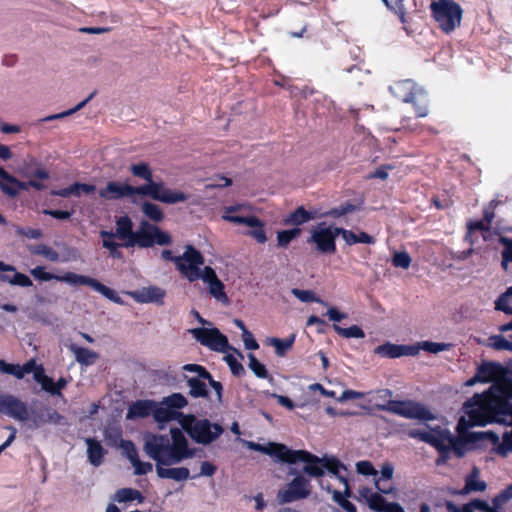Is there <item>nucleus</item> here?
<instances>
[{
	"mask_svg": "<svg viewBox=\"0 0 512 512\" xmlns=\"http://www.w3.org/2000/svg\"><path fill=\"white\" fill-rule=\"evenodd\" d=\"M497 445V453L501 456L505 457L512 452V430L504 432L502 442Z\"/></svg>",
	"mask_w": 512,
	"mask_h": 512,
	"instance_id": "obj_60",
	"label": "nucleus"
},
{
	"mask_svg": "<svg viewBox=\"0 0 512 512\" xmlns=\"http://www.w3.org/2000/svg\"><path fill=\"white\" fill-rule=\"evenodd\" d=\"M224 361L227 363L234 376L240 377L245 374L243 365L233 355L227 354L224 357Z\"/></svg>",
	"mask_w": 512,
	"mask_h": 512,
	"instance_id": "obj_62",
	"label": "nucleus"
},
{
	"mask_svg": "<svg viewBox=\"0 0 512 512\" xmlns=\"http://www.w3.org/2000/svg\"><path fill=\"white\" fill-rule=\"evenodd\" d=\"M245 444L248 449L261 452L281 463H287L290 452L292 450L287 445L277 442H268L267 444L263 445L253 441H245Z\"/></svg>",
	"mask_w": 512,
	"mask_h": 512,
	"instance_id": "obj_12",
	"label": "nucleus"
},
{
	"mask_svg": "<svg viewBox=\"0 0 512 512\" xmlns=\"http://www.w3.org/2000/svg\"><path fill=\"white\" fill-rule=\"evenodd\" d=\"M248 367L253 372V374L257 378L266 379L269 378L272 380V377L269 376L268 371L263 363H261L254 354H248Z\"/></svg>",
	"mask_w": 512,
	"mask_h": 512,
	"instance_id": "obj_48",
	"label": "nucleus"
},
{
	"mask_svg": "<svg viewBox=\"0 0 512 512\" xmlns=\"http://www.w3.org/2000/svg\"><path fill=\"white\" fill-rule=\"evenodd\" d=\"M512 301V286L502 293L495 301V310L504 313H512V307L508 303Z\"/></svg>",
	"mask_w": 512,
	"mask_h": 512,
	"instance_id": "obj_51",
	"label": "nucleus"
},
{
	"mask_svg": "<svg viewBox=\"0 0 512 512\" xmlns=\"http://www.w3.org/2000/svg\"><path fill=\"white\" fill-rule=\"evenodd\" d=\"M31 253L41 255L52 262L59 261V253L45 244L36 245L31 249Z\"/></svg>",
	"mask_w": 512,
	"mask_h": 512,
	"instance_id": "obj_55",
	"label": "nucleus"
},
{
	"mask_svg": "<svg viewBox=\"0 0 512 512\" xmlns=\"http://www.w3.org/2000/svg\"><path fill=\"white\" fill-rule=\"evenodd\" d=\"M315 214L312 211H307L304 206H299L286 218H284L285 225H293L298 227L304 223L309 222L315 218Z\"/></svg>",
	"mask_w": 512,
	"mask_h": 512,
	"instance_id": "obj_30",
	"label": "nucleus"
},
{
	"mask_svg": "<svg viewBox=\"0 0 512 512\" xmlns=\"http://www.w3.org/2000/svg\"><path fill=\"white\" fill-rule=\"evenodd\" d=\"M122 449L123 455L132 463L138 458V453L134 443L130 440H121L118 446Z\"/></svg>",
	"mask_w": 512,
	"mask_h": 512,
	"instance_id": "obj_61",
	"label": "nucleus"
},
{
	"mask_svg": "<svg viewBox=\"0 0 512 512\" xmlns=\"http://www.w3.org/2000/svg\"><path fill=\"white\" fill-rule=\"evenodd\" d=\"M467 440L471 444H476L482 441H489L494 445L499 444V436L493 431L468 432Z\"/></svg>",
	"mask_w": 512,
	"mask_h": 512,
	"instance_id": "obj_40",
	"label": "nucleus"
},
{
	"mask_svg": "<svg viewBox=\"0 0 512 512\" xmlns=\"http://www.w3.org/2000/svg\"><path fill=\"white\" fill-rule=\"evenodd\" d=\"M76 285H86L91 287L93 290L99 292L101 295H103L105 298L109 299L110 301L116 303V304H123V300L121 297L117 294V292L104 284L100 283L98 280L85 276V275H77V279L75 282Z\"/></svg>",
	"mask_w": 512,
	"mask_h": 512,
	"instance_id": "obj_22",
	"label": "nucleus"
},
{
	"mask_svg": "<svg viewBox=\"0 0 512 512\" xmlns=\"http://www.w3.org/2000/svg\"><path fill=\"white\" fill-rule=\"evenodd\" d=\"M207 284L211 296H213L217 301H220L224 304L228 303L229 299L224 291L225 286L219 278L211 282H208Z\"/></svg>",
	"mask_w": 512,
	"mask_h": 512,
	"instance_id": "obj_47",
	"label": "nucleus"
},
{
	"mask_svg": "<svg viewBox=\"0 0 512 512\" xmlns=\"http://www.w3.org/2000/svg\"><path fill=\"white\" fill-rule=\"evenodd\" d=\"M463 411L469 417V422L461 417L458 422V430L462 427L485 426L488 423H499L506 426L512 425V393L505 386L503 395L493 394V386L483 393L474 394L463 404Z\"/></svg>",
	"mask_w": 512,
	"mask_h": 512,
	"instance_id": "obj_1",
	"label": "nucleus"
},
{
	"mask_svg": "<svg viewBox=\"0 0 512 512\" xmlns=\"http://www.w3.org/2000/svg\"><path fill=\"white\" fill-rule=\"evenodd\" d=\"M104 439L108 446L116 447L121 444L122 439V430L119 426L110 425L104 430Z\"/></svg>",
	"mask_w": 512,
	"mask_h": 512,
	"instance_id": "obj_44",
	"label": "nucleus"
},
{
	"mask_svg": "<svg viewBox=\"0 0 512 512\" xmlns=\"http://www.w3.org/2000/svg\"><path fill=\"white\" fill-rule=\"evenodd\" d=\"M419 351L420 347H416L415 345L393 344L391 342H386L374 349L375 354L390 359L402 356H415Z\"/></svg>",
	"mask_w": 512,
	"mask_h": 512,
	"instance_id": "obj_15",
	"label": "nucleus"
},
{
	"mask_svg": "<svg viewBox=\"0 0 512 512\" xmlns=\"http://www.w3.org/2000/svg\"><path fill=\"white\" fill-rule=\"evenodd\" d=\"M490 340L492 341L491 346L495 350H508L512 351V341L507 340L502 335H493L490 337Z\"/></svg>",
	"mask_w": 512,
	"mask_h": 512,
	"instance_id": "obj_63",
	"label": "nucleus"
},
{
	"mask_svg": "<svg viewBox=\"0 0 512 512\" xmlns=\"http://www.w3.org/2000/svg\"><path fill=\"white\" fill-rule=\"evenodd\" d=\"M154 406L155 402L152 400H137L129 406L126 419L135 420L146 418L151 415Z\"/></svg>",
	"mask_w": 512,
	"mask_h": 512,
	"instance_id": "obj_27",
	"label": "nucleus"
},
{
	"mask_svg": "<svg viewBox=\"0 0 512 512\" xmlns=\"http://www.w3.org/2000/svg\"><path fill=\"white\" fill-rule=\"evenodd\" d=\"M232 185V179L223 175H215L204 185L203 193L209 195L210 191L222 189Z\"/></svg>",
	"mask_w": 512,
	"mask_h": 512,
	"instance_id": "obj_42",
	"label": "nucleus"
},
{
	"mask_svg": "<svg viewBox=\"0 0 512 512\" xmlns=\"http://www.w3.org/2000/svg\"><path fill=\"white\" fill-rule=\"evenodd\" d=\"M28 420L32 422L34 428H39L47 423L54 425L67 424L66 418L50 406H43L38 410L32 409L29 411Z\"/></svg>",
	"mask_w": 512,
	"mask_h": 512,
	"instance_id": "obj_13",
	"label": "nucleus"
},
{
	"mask_svg": "<svg viewBox=\"0 0 512 512\" xmlns=\"http://www.w3.org/2000/svg\"><path fill=\"white\" fill-rule=\"evenodd\" d=\"M294 341L295 334H291L285 339L276 337H269L266 339L267 345L274 347L275 353L279 357H284L287 354V352L293 347Z\"/></svg>",
	"mask_w": 512,
	"mask_h": 512,
	"instance_id": "obj_34",
	"label": "nucleus"
},
{
	"mask_svg": "<svg viewBox=\"0 0 512 512\" xmlns=\"http://www.w3.org/2000/svg\"><path fill=\"white\" fill-rule=\"evenodd\" d=\"M143 214L153 222H161L164 219V213L159 205L149 201L143 202L141 206Z\"/></svg>",
	"mask_w": 512,
	"mask_h": 512,
	"instance_id": "obj_43",
	"label": "nucleus"
},
{
	"mask_svg": "<svg viewBox=\"0 0 512 512\" xmlns=\"http://www.w3.org/2000/svg\"><path fill=\"white\" fill-rule=\"evenodd\" d=\"M360 210V207L357 205H354L350 202H345L341 204L338 207L331 208L330 210L324 212L321 214L323 217H333V218H339L341 216H344L348 213H352L355 211Z\"/></svg>",
	"mask_w": 512,
	"mask_h": 512,
	"instance_id": "obj_45",
	"label": "nucleus"
},
{
	"mask_svg": "<svg viewBox=\"0 0 512 512\" xmlns=\"http://www.w3.org/2000/svg\"><path fill=\"white\" fill-rule=\"evenodd\" d=\"M129 171L134 177L145 181L143 185L134 186V188L142 189V191L138 192V196L146 197L153 188H157L158 182L153 180V172L148 163L140 162L132 164L129 167Z\"/></svg>",
	"mask_w": 512,
	"mask_h": 512,
	"instance_id": "obj_14",
	"label": "nucleus"
},
{
	"mask_svg": "<svg viewBox=\"0 0 512 512\" xmlns=\"http://www.w3.org/2000/svg\"><path fill=\"white\" fill-rule=\"evenodd\" d=\"M375 408L407 419L430 421L436 416L423 404L412 400H388L387 403H376Z\"/></svg>",
	"mask_w": 512,
	"mask_h": 512,
	"instance_id": "obj_4",
	"label": "nucleus"
},
{
	"mask_svg": "<svg viewBox=\"0 0 512 512\" xmlns=\"http://www.w3.org/2000/svg\"><path fill=\"white\" fill-rule=\"evenodd\" d=\"M479 368H484L485 372L482 374V378L484 379V383L493 382L495 385L493 388L501 383L506 386L507 376L510 375L511 370L509 367H505L498 362L492 361H484Z\"/></svg>",
	"mask_w": 512,
	"mask_h": 512,
	"instance_id": "obj_16",
	"label": "nucleus"
},
{
	"mask_svg": "<svg viewBox=\"0 0 512 512\" xmlns=\"http://www.w3.org/2000/svg\"><path fill=\"white\" fill-rule=\"evenodd\" d=\"M335 332L344 338H364V331L357 325H352L348 328H342L337 324H333Z\"/></svg>",
	"mask_w": 512,
	"mask_h": 512,
	"instance_id": "obj_50",
	"label": "nucleus"
},
{
	"mask_svg": "<svg viewBox=\"0 0 512 512\" xmlns=\"http://www.w3.org/2000/svg\"><path fill=\"white\" fill-rule=\"evenodd\" d=\"M185 379H187V385L189 387L188 394L193 398H208L209 390L207 388L206 383L202 378L196 377H187L183 375Z\"/></svg>",
	"mask_w": 512,
	"mask_h": 512,
	"instance_id": "obj_33",
	"label": "nucleus"
},
{
	"mask_svg": "<svg viewBox=\"0 0 512 512\" xmlns=\"http://www.w3.org/2000/svg\"><path fill=\"white\" fill-rule=\"evenodd\" d=\"M199 266L200 265H186L178 263L176 268L182 275L187 278L189 282H194L198 279H201V270Z\"/></svg>",
	"mask_w": 512,
	"mask_h": 512,
	"instance_id": "obj_52",
	"label": "nucleus"
},
{
	"mask_svg": "<svg viewBox=\"0 0 512 512\" xmlns=\"http://www.w3.org/2000/svg\"><path fill=\"white\" fill-rule=\"evenodd\" d=\"M416 347H420V349L432 353L437 354L442 351H446L450 348L451 344L448 343H438V342H431V341H422L418 345H415Z\"/></svg>",
	"mask_w": 512,
	"mask_h": 512,
	"instance_id": "obj_57",
	"label": "nucleus"
},
{
	"mask_svg": "<svg viewBox=\"0 0 512 512\" xmlns=\"http://www.w3.org/2000/svg\"><path fill=\"white\" fill-rule=\"evenodd\" d=\"M163 404L167 405L172 410H176L184 408L188 404V401L181 393H173L164 398Z\"/></svg>",
	"mask_w": 512,
	"mask_h": 512,
	"instance_id": "obj_56",
	"label": "nucleus"
},
{
	"mask_svg": "<svg viewBox=\"0 0 512 512\" xmlns=\"http://www.w3.org/2000/svg\"><path fill=\"white\" fill-rule=\"evenodd\" d=\"M426 427L429 428L432 432L439 434L444 443L446 441L449 442L448 446L450 447V451L452 450L458 458H462L465 456L467 452L466 445L470 444L467 440V435L465 436V438L455 437L451 434L449 430L442 429L440 426H436L433 428L426 424Z\"/></svg>",
	"mask_w": 512,
	"mask_h": 512,
	"instance_id": "obj_19",
	"label": "nucleus"
},
{
	"mask_svg": "<svg viewBox=\"0 0 512 512\" xmlns=\"http://www.w3.org/2000/svg\"><path fill=\"white\" fill-rule=\"evenodd\" d=\"M176 266L179 264L186 265H203L204 257L194 246L187 245L181 256L176 257Z\"/></svg>",
	"mask_w": 512,
	"mask_h": 512,
	"instance_id": "obj_31",
	"label": "nucleus"
},
{
	"mask_svg": "<svg viewBox=\"0 0 512 512\" xmlns=\"http://www.w3.org/2000/svg\"><path fill=\"white\" fill-rule=\"evenodd\" d=\"M0 271L12 273V281H10V285H12V286H20V287L33 286L32 280L26 274L18 272L14 266H12L10 264H6L1 260H0Z\"/></svg>",
	"mask_w": 512,
	"mask_h": 512,
	"instance_id": "obj_32",
	"label": "nucleus"
},
{
	"mask_svg": "<svg viewBox=\"0 0 512 512\" xmlns=\"http://www.w3.org/2000/svg\"><path fill=\"white\" fill-rule=\"evenodd\" d=\"M130 295L138 303L163 304V299L166 295V292L160 287L148 286L130 292Z\"/></svg>",
	"mask_w": 512,
	"mask_h": 512,
	"instance_id": "obj_23",
	"label": "nucleus"
},
{
	"mask_svg": "<svg viewBox=\"0 0 512 512\" xmlns=\"http://www.w3.org/2000/svg\"><path fill=\"white\" fill-rule=\"evenodd\" d=\"M512 499V484L502 490L492 499L493 509L499 510L502 506Z\"/></svg>",
	"mask_w": 512,
	"mask_h": 512,
	"instance_id": "obj_59",
	"label": "nucleus"
},
{
	"mask_svg": "<svg viewBox=\"0 0 512 512\" xmlns=\"http://www.w3.org/2000/svg\"><path fill=\"white\" fill-rule=\"evenodd\" d=\"M167 450H170V438L167 435H149L145 439L144 451L154 461H157Z\"/></svg>",
	"mask_w": 512,
	"mask_h": 512,
	"instance_id": "obj_20",
	"label": "nucleus"
},
{
	"mask_svg": "<svg viewBox=\"0 0 512 512\" xmlns=\"http://www.w3.org/2000/svg\"><path fill=\"white\" fill-rule=\"evenodd\" d=\"M223 219L238 225H246L249 227L262 226V222L256 216H238V215H223Z\"/></svg>",
	"mask_w": 512,
	"mask_h": 512,
	"instance_id": "obj_49",
	"label": "nucleus"
},
{
	"mask_svg": "<svg viewBox=\"0 0 512 512\" xmlns=\"http://www.w3.org/2000/svg\"><path fill=\"white\" fill-rule=\"evenodd\" d=\"M136 231L140 240V248H150L155 244L165 246L172 243V237L168 232L147 220H142Z\"/></svg>",
	"mask_w": 512,
	"mask_h": 512,
	"instance_id": "obj_6",
	"label": "nucleus"
},
{
	"mask_svg": "<svg viewBox=\"0 0 512 512\" xmlns=\"http://www.w3.org/2000/svg\"><path fill=\"white\" fill-rule=\"evenodd\" d=\"M389 502L380 494L373 493L368 498V507L376 512H383Z\"/></svg>",
	"mask_w": 512,
	"mask_h": 512,
	"instance_id": "obj_58",
	"label": "nucleus"
},
{
	"mask_svg": "<svg viewBox=\"0 0 512 512\" xmlns=\"http://www.w3.org/2000/svg\"><path fill=\"white\" fill-rule=\"evenodd\" d=\"M31 275L39 281H51L56 280L65 282L69 285L75 286L77 275L74 272H66L64 275H57L50 272H46L43 266H36L30 270Z\"/></svg>",
	"mask_w": 512,
	"mask_h": 512,
	"instance_id": "obj_24",
	"label": "nucleus"
},
{
	"mask_svg": "<svg viewBox=\"0 0 512 512\" xmlns=\"http://www.w3.org/2000/svg\"><path fill=\"white\" fill-rule=\"evenodd\" d=\"M310 493V481L304 476L298 475L286 485V489L278 491L277 501L279 504H287L305 499Z\"/></svg>",
	"mask_w": 512,
	"mask_h": 512,
	"instance_id": "obj_9",
	"label": "nucleus"
},
{
	"mask_svg": "<svg viewBox=\"0 0 512 512\" xmlns=\"http://www.w3.org/2000/svg\"><path fill=\"white\" fill-rule=\"evenodd\" d=\"M301 232L302 229L299 227L279 231L277 233V245L282 248L287 247L292 240L298 238L301 235Z\"/></svg>",
	"mask_w": 512,
	"mask_h": 512,
	"instance_id": "obj_46",
	"label": "nucleus"
},
{
	"mask_svg": "<svg viewBox=\"0 0 512 512\" xmlns=\"http://www.w3.org/2000/svg\"><path fill=\"white\" fill-rule=\"evenodd\" d=\"M407 435L410 438L418 439L433 446L439 452V457L436 460L438 466L448 461L450 457V447L444 443L439 434L432 433V431L427 432L419 429H411L407 432Z\"/></svg>",
	"mask_w": 512,
	"mask_h": 512,
	"instance_id": "obj_11",
	"label": "nucleus"
},
{
	"mask_svg": "<svg viewBox=\"0 0 512 512\" xmlns=\"http://www.w3.org/2000/svg\"><path fill=\"white\" fill-rule=\"evenodd\" d=\"M167 455H162L156 463L162 464L164 466H170L173 464H178L184 459H189L194 457V451H187V453L182 452L181 450H167L165 452Z\"/></svg>",
	"mask_w": 512,
	"mask_h": 512,
	"instance_id": "obj_36",
	"label": "nucleus"
},
{
	"mask_svg": "<svg viewBox=\"0 0 512 512\" xmlns=\"http://www.w3.org/2000/svg\"><path fill=\"white\" fill-rule=\"evenodd\" d=\"M17 173L24 178L36 179L41 182L50 178L48 170L42 165V163L31 156L22 161L17 169Z\"/></svg>",
	"mask_w": 512,
	"mask_h": 512,
	"instance_id": "obj_17",
	"label": "nucleus"
},
{
	"mask_svg": "<svg viewBox=\"0 0 512 512\" xmlns=\"http://www.w3.org/2000/svg\"><path fill=\"white\" fill-rule=\"evenodd\" d=\"M392 264L395 267H399V268H403V269H408L410 264H411V257L405 251H403V252H396L393 255V258H392Z\"/></svg>",
	"mask_w": 512,
	"mask_h": 512,
	"instance_id": "obj_64",
	"label": "nucleus"
},
{
	"mask_svg": "<svg viewBox=\"0 0 512 512\" xmlns=\"http://www.w3.org/2000/svg\"><path fill=\"white\" fill-rule=\"evenodd\" d=\"M336 227L327 226L325 222L317 224L311 231L307 243H314L316 250L322 254H334L336 251Z\"/></svg>",
	"mask_w": 512,
	"mask_h": 512,
	"instance_id": "obj_7",
	"label": "nucleus"
},
{
	"mask_svg": "<svg viewBox=\"0 0 512 512\" xmlns=\"http://www.w3.org/2000/svg\"><path fill=\"white\" fill-rule=\"evenodd\" d=\"M10 187H14V189L17 191V196L19 195L20 191H26L30 187L34 188L37 191H43L47 188V186L36 179H29L27 182L20 181L15 176L11 175L9 177V180L7 181Z\"/></svg>",
	"mask_w": 512,
	"mask_h": 512,
	"instance_id": "obj_37",
	"label": "nucleus"
},
{
	"mask_svg": "<svg viewBox=\"0 0 512 512\" xmlns=\"http://www.w3.org/2000/svg\"><path fill=\"white\" fill-rule=\"evenodd\" d=\"M291 293L301 302L309 303V302H317L322 305H327L323 300L316 296V294L312 290H302L298 288H293Z\"/></svg>",
	"mask_w": 512,
	"mask_h": 512,
	"instance_id": "obj_54",
	"label": "nucleus"
},
{
	"mask_svg": "<svg viewBox=\"0 0 512 512\" xmlns=\"http://www.w3.org/2000/svg\"><path fill=\"white\" fill-rule=\"evenodd\" d=\"M183 429H179L177 427L170 429V436L172 443L170 442V450H181L184 453L187 451H194V448H189L188 440L183 433Z\"/></svg>",
	"mask_w": 512,
	"mask_h": 512,
	"instance_id": "obj_35",
	"label": "nucleus"
},
{
	"mask_svg": "<svg viewBox=\"0 0 512 512\" xmlns=\"http://www.w3.org/2000/svg\"><path fill=\"white\" fill-rule=\"evenodd\" d=\"M156 473L161 479H172L175 481H185L190 478L189 469L186 467L164 468L162 464L156 463Z\"/></svg>",
	"mask_w": 512,
	"mask_h": 512,
	"instance_id": "obj_29",
	"label": "nucleus"
},
{
	"mask_svg": "<svg viewBox=\"0 0 512 512\" xmlns=\"http://www.w3.org/2000/svg\"><path fill=\"white\" fill-rule=\"evenodd\" d=\"M179 424L195 443L204 446L215 442L224 432V428L219 423L198 419L191 413L186 414L185 419L180 420Z\"/></svg>",
	"mask_w": 512,
	"mask_h": 512,
	"instance_id": "obj_2",
	"label": "nucleus"
},
{
	"mask_svg": "<svg viewBox=\"0 0 512 512\" xmlns=\"http://www.w3.org/2000/svg\"><path fill=\"white\" fill-rule=\"evenodd\" d=\"M87 444V458L90 464L94 467H99L104 462V456L106 451L102 447L101 443L93 438H86Z\"/></svg>",
	"mask_w": 512,
	"mask_h": 512,
	"instance_id": "obj_28",
	"label": "nucleus"
},
{
	"mask_svg": "<svg viewBox=\"0 0 512 512\" xmlns=\"http://www.w3.org/2000/svg\"><path fill=\"white\" fill-rule=\"evenodd\" d=\"M189 333H191L201 345L208 347L212 351L226 353L232 350L243 359V354L229 344L228 338L222 334L218 328L198 327L190 329Z\"/></svg>",
	"mask_w": 512,
	"mask_h": 512,
	"instance_id": "obj_5",
	"label": "nucleus"
},
{
	"mask_svg": "<svg viewBox=\"0 0 512 512\" xmlns=\"http://www.w3.org/2000/svg\"><path fill=\"white\" fill-rule=\"evenodd\" d=\"M151 415H153L154 420L159 424L160 429H164L165 423L171 420H178L179 422L180 420H184L186 416V414L182 412L170 409L167 405H165V407L158 406L156 402Z\"/></svg>",
	"mask_w": 512,
	"mask_h": 512,
	"instance_id": "obj_26",
	"label": "nucleus"
},
{
	"mask_svg": "<svg viewBox=\"0 0 512 512\" xmlns=\"http://www.w3.org/2000/svg\"><path fill=\"white\" fill-rule=\"evenodd\" d=\"M1 414L21 422H25L29 419L27 404L12 394H7L4 410Z\"/></svg>",
	"mask_w": 512,
	"mask_h": 512,
	"instance_id": "obj_21",
	"label": "nucleus"
},
{
	"mask_svg": "<svg viewBox=\"0 0 512 512\" xmlns=\"http://www.w3.org/2000/svg\"><path fill=\"white\" fill-rule=\"evenodd\" d=\"M133 222L129 216H122L116 221L115 235L118 239H126L133 233Z\"/></svg>",
	"mask_w": 512,
	"mask_h": 512,
	"instance_id": "obj_41",
	"label": "nucleus"
},
{
	"mask_svg": "<svg viewBox=\"0 0 512 512\" xmlns=\"http://www.w3.org/2000/svg\"><path fill=\"white\" fill-rule=\"evenodd\" d=\"M432 17L438 27L446 34L460 27L463 18L462 7L454 0H432L430 4Z\"/></svg>",
	"mask_w": 512,
	"mask_h": 512,
	"instance_id": "obj_3",
	"label": "nucleus"
},
{
	"mask_svg": "<svg viewBox=\"0 0 512 512\" xmlns=\"http://www.w3.org/2000/svg\"><path fill=\"white\" fill-rule=\"evenodd\" d=\"M150 197L155 201H159L165 204H176L179 202H185L189 199V195L181 191H174L165 187L164 182L159 181L157 188H153L152 191L146 196Z\"/></svg>",
	"mask_w": 512,
	"mask_h": 512,
	"instance_id": "obj_18",
	"label": "nucleus"
},
{
	"mask_svg": "<svg viewBox=\"0 0 512 512\" xmlns=\"http://www.w3.org/2000/svg\"><path fill=\"white\" fill-rule=\"evenodd\" d=\"M304 462L303 473L310 477L319 478L324 475L323 458L306 450H291L287 464Z\"/></svg>",
	"mask_w": 512,
	"mask_h": 512,
	"instance_id": "obj_10",
	"label": "nucleus"
},
{
	"mask_svg": "<svg viewBox=\"0 0 512 512\" xmlns=\"http://www.w3.org/2000/svg\"><path fill=\"white\" fill-rule=\"evenodd\" d=\"M144 499L142 493L133 488L118 489L113 496V500L119 503L132 502L135 500L138 501V503H142Z\"/></svg>",
	"mask_w": 512,
	"mask_h": 512,
	"instance_id": "obj_39",
	"label": "nucleus"
},
{
	"mask_svg": "<svg viewBox=\"0 0 512 512\" xmlns=\"http://www.w3.org/2000/svg\"><path fill=\"white\" fill-rule=\"evenodd\" d=\"M142 191L141 188H134V186L128 183H122L119 181H109L106 186L98 191L100 198L106 201H117L124 198H129L131 203L137 204L138 192Z\"/></svg>",
	"mask_w": 512,
	"mask_h": 512,
	"instance_id": "obj_8",
	"label": "nucleus"
},
{
	"mask_svg": "<svg viewBox=\"0 0 512 512\" xmlns=\"http://www.w3.org/2000/svg\"><path fill=\"white\" fill-rule=\"evenodd\" d=\"M70 350L73 352L76 361L84 366L92 365L99 357L98 353L76 345H71Z\"/></svg>",
	"mask_w": 512,
	"mask_h": 512,
	"instance_id": "obj_38",
	"label": "nucleus"
},
{
	"mask_svg": "<svg viewBox=\"0 0 512 512\" xmlns=\"http://www.w3.org/2000/svg\"><path fill=\"white\" fill-rule=\"evenodd\" d=\"M324 471H328L333 476H338L340 469H346L345 465L334 456H323Z\"/></svg>",
	"mask_w": 512,
	"mask_h": 512,
	"instance_id": "obj_53",
	"label": "nucleus"
},
{
	"mask_svg": "<svg viewBox=\"0 0 512 512\" xmlns=\"http://www.w3.org/2000/svg\"><path fill=\"white\" fill-rule=\"evenodd\" d=\"M479 469L473 467L471 473L465 478V485L461 490H451L453 495H467L471 492H483L487 488L485 481L478 479Z\"/></svg>",
	"mask_w": 512,
	"mask_h": 512,
	"instance_id": "obj_25",
	"label": "nucleus"
}]
</instances>
